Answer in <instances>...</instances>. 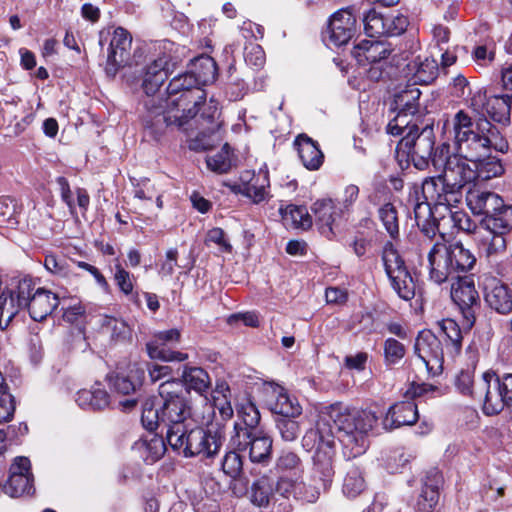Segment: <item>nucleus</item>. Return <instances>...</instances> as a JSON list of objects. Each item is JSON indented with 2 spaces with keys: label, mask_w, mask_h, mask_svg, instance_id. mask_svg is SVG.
<instances>
[{
  "label": "nucleus",
  "mask_w": 512,
  "mask_h": 512,
  "mask_svg": "<svg viewBox=\"0 0 512 512\" xmlns=\"http://www.w3.org/2000/svg\"><path fill=\"white\" fill-rule=\"evenodd\" d=\"M378 421V416L371 410L349 409L342 403L323 407L318 414L315 427L306 431L302 438L305 450H315L319 455V465L324 474L332 473L335 456V433L347 458L363 454L368 447L367 434Z\"/></svg>",
  "instance_id": "1"
},
{
  "label": "nucleus",
  "mask_w": 512,
  "mask_h": 512,
  "mask_svg": "<svg viewBox=\"0 0 512 512\" xmlns=\"http://www.w3.org/2000/svg\"><path fill=\"white\" fill-rule=\"evenodd\" d=\"M489 100L490 96L487 95L485 87L469 89L465 105L475 114V118L468 111L461 109L445 125L448 134H456L457 142L467 154L472 152L474 155L493 144L500 148L501 153H507L509 150L505 136L485 114Z\"/></svg>",
  "instance_id": "2"
},
{
  "label": "nucleus",
  "mask_w": 512,
  "mask_h": 512,
  "mask_svg": "<svg viewBox=\"0 0 512 512\" xmlns=\"http://www.w3.org/2000/svg\"><path fill=\"white\" fill-rule=\"evenodd\" d=\"M159 396L162 400L161 420L165 428V440L153 438L148 447L154 449V459L163 456L166 450V443L178 440L189 427V420L192 418V406L189 399V391L184 388L181 380L167 379L159 385Z\"/></svg>",
  "instance_id": "3"
},
{
  "label": "nucleus",
  "mask_w": 512,
  "mask_h": 512,
  "mask_svg": "<svg viewBox=\"0 0 512 512\" xmlns=\"http://www.w3.org/2000/svg\"><path fill=\"white\" fill-rule=\"evenodd\" d=\"M422 193L426 201L415 205V221L421 234L427 240L432 241L438 232L437 216L445 219L443 210H448L449 206L458 204L461 201L462 193L447 186L441 174L426 178L422 183Z\"/></svg>",
  "instance_id": "4"
},
{
  "label": "nucleus",
  "mask_w": 512,
  "mask_h": 512,
  "mask_svg": "<svg viewBox=\"0 0 512 512\" xmlns=\"http://www.w3.org/2000/svg\"><path fill=\"white\" fill-rule=\"evenodd\" d=\"M452 138L455 153L449 154V146L443 144L435 150L432 158L434 167H443L442 176L446 181V185L455 189L456 192L462 193V189L476 180V170H473L472 160H478L479 157L488 154L494 150L500 152V148L494 144L484 147V150L472 155L465 153L459 142H457L456 134H449Z\"/></svg>",
  "instance_id": "5"
},
{
  "label": "nucleus",
  "mask_w": 512,
  "mask_h": 512,
  "mask_svg": "<svg viewBox=\"0 0 512 512\" xmlns=\"http://www.w3.org/2000/svg\"><path fill=\"white\" fill-rule=\"evenodd\" d=\"M429 278L436 284H442L449 279L468 273L476 265V257L461 241L446 245L435 242L428 255Z\"/></svg>",
  "instance_id": "6"
},
{
  "label": "nucleus",
  "mask_w": 512,
  "mask_h": 512,
  "mask_svg": "<svg viewBox=\"0 0 512 512\" xmlns=\"http://www.w3.org/2000/svg\"><path fill=\"white\" fill-rule=\"evenodd\" d=\"M225 442L224 427L211 423L206 428L188 427L183 431L177 445L171 441L168 445L185 457H199L202 460L215 458Z\"/></svg>",
  "instance_id": "7"
},
{
  "label": "nucleus",
  "mask_w": 512,
  "mask_h": 512,
  "mask_svg": "<svg viewBox=\"0 0 512 512\" xmlns=\"http://www.w3.org/2000/svg\"><path fill=\"white\" fill-rule=\"evenodd\" d=\"M397 149L407 155L412 160L414 166L423 170L432 162L434 156L435 136L433 126L426 123L419 126L417 120L405 128Z\"/></svg>",
  "instance_id": "8"
},
{
  "label": "nucleus",
  "mask_w": 512,
  "mask_h": 512,
  "mask_svg": "<svg viewBox=\"0 0 512 512\" xmlns=\"http://www.w3.org/2000/svg\"><path fill=\"white\" fill-rule=\"evenodd\" d=\"M381 259L392 289L403 300L413 299L415 283L405 265V261L392 241H387L383 245Z\"/></svg>",
  "instance_id": "9"
},
{
  "label": "nucleus",
  "mask_w": 512,
  "mask_h": 512,
  "mask_svg": "<svg viewBox=\"0 0 512 512\" xmlns=\"http://www.w3.org/2000/svg\"><path fill=\"white\" fill-rule=\"evenodd\" d=\"M420 95L421 91L414 83L406 85L405 88L395 94L394 104L397 114L386 126L388 134L400 136L405 128L415 123L416 119L419 122Z\"/></svg>",
  "instance_id": "10"
},
{
  "label": "nucleus",
  "mask_w": 512,
  "mask_h": 512,
  "mask_svg": "<svg viewBox=\"0 0 512 512\" xmlns=\"http://www.w3.org/2000/svg\"><path fill=\"white\" fill-rule=\"evenodd\" d=\"M105 42L109 43L105 72L109 77H114L130 59L132 37L122 27L114 29L113 32L107 29L99 33L100 46H103Z\"/></svg>",
  "instance_id": "11"
},
{
  "label": "nucleus",
  "mask_w": 512,
  "mask_h": 512,
  "mask_svg": "<svg viewBox=\"0 0 512 512\" xmlns=\"http://www.w3.org/2000/svg\"><path fill=\"white\" fill-rule=\"evenodd\" d=\"M155 100L151 99L146 102L147 112L143 116L144 133L146 136L152 138L155 141H159L165 134L167 128L176 126L183 128L190 118L185 114V109L182 110V114L178 112L172 114L170 111L165 112L162 106H156Z\"/></svg>",
  "instance_id": "12"
},
{
  "label": "nucleus",
  "mask_w": 512,
  "mask_h": 512,
  "mask_svg": "<svg viewBox=\"0 0 512 512\" xmlns=\"http://www.w3.org/2000/svg\"><path fill=\"white\" fill-rule=\"evenodd\" d=\"M34 289L31 278L19 280L15 289H0V329L5 330L18 313L25 308V301Z\"/></svg>",
  "instance_id": "13"
},
{
  "label": "nucleus",
  "mask_w": 512,
  "mask_h": 512,
  "mask_svg": "<svg viewBox=\"0 0 512 512\" xmlns=\"http://www.w3.org/2000/svg\"><path fill=\"white\" fill-rule=\"evenodd\" d=\"M233 445L238 451H249V458L254 463H266L271 458L272 439L258 431H250L240 424L234 425Z\"/></svg>",
  "instance_id": "14"
},
{
  "label": "nucleus",
  "mask_w": 512,
  "mask_h": 512,
  "mask_svg": "<svg viewBox=\"0 0 512 512\" xmlns=\"http://www.w3.org/2000/svg\"><path fill=\"white\" fill-rule=\"evenodd\" d=\"M454 279L456 281L451 286V298L463 315V325L470 329L475 323V313L479 308V294L472 278L460 276Z\"/></svg>",
  "instance_id": "15"
},
{
  "label": "nucleus",
  "mask_w": 512,
  "mask_h": 512,
  "mask_svg": "<svg viewBox=\"0 0 512 512\" xmlns=\"http://www.w3.org/2000/svg\"><path fill=\"white\" fill-rule=\"evenodd\" d=\"M356 25V16L352 7L335 12L329 21L325 40L328 45L340 47L352 38Z\"/></svg>",
  "instance_id": "16"
},
{
  "label": "nucleus",
  "mask_w": 512,
  "mask_h": 512,
  "mask_svg": "<svg viewBox=\"0 0 512 512\" xmlns=\"http://www.w3.org/2000/svg\"><path fill=\"white\" fill-rule=\"evenodd\" d=\"M414 354L428 369H433L434 366L442 369L446 351L441 340L435 334L430 330H423L419 332L415 340Z\"/></svg>",
  "instance_id": "17"
},
{
  "label": "nucleus",
  "mask_w": 512,
  "mask_h": 512,
  "mask_svg": "<svg viewBox=\"0 0 512 512\" xmlns=\"http://www.w3.org/2000/svg\"><path fill=\"white\" fill-rule=\"evenodd\" d=\"M269 174L267 170L254 172L245 171L240 176V183L232 186V191L241 194L255 204L265 201L269 197Z\"/></svg>",
  "instance_id": "18"
},
{
  "label": "nucleus",
  "mask_w": 512,
  "mask_h": 512,
  "mask_svg": "<svg viewBox=\"0 0 512 512\" xmlns=\"http://www.w3.org/2000/svg\"><path fill=\"white\" fill-rule=\"evenodd\" d=\"M321 458L316 453L313 456V471L312 479L308 482L300 481L296 483L294 490V497L305 501L307 503H314L318 498L322 490H326L334 475V469L332 473L326 476L319 465Z\"/></svg>",
  "instance_id": "19"
},
{
  "label": "nucleus",
  "mask_w": 512,
  "mask_h": 512,
  "mask_svg": "<svg viewBox=\"0 0 512 512\" xmlns=\"http://www.w3.org/2000/svg\"><path fill=\"white\" fill-rule=\"evenodd\" d=\"M219 111L217 103L211 100L206 104L205 111L201 114L204 123L202 130L190 145L192 149L208 150L220 140L219 129L221 122L218 121Z\"/></svg>",
  "instance_id": "20"
},
{
  "label": "nucleus",
  "mask_w": 512,
  "mask_h": 512,
  "mask_svg": "<svg viewBox=\"0 0 512 512\" xmlns=\"http://www.w3.org/2000/svg\"><path fill=\"white\" fill-rule=\"evenodd\" d=\"M31 463L27 457H17L10 468L9 479L4 486L5 493L11 497H20L34 491Z\"/></svg>",
  "instance_id": "21"
},
{
  "label": "nucleus",
  "mask_w": 512,
  "mask_h": 512,
  "mask_svg": "<svg viewBox=\"0 0 512 512\" xmlns=\"http://www.w3.org/2000/svg\"><path fill=\"white\" fill-rule=\"evenodd\" d=\"M264 391L269 396L267 405L273 413L281 417H298L302 414V406L298 399L290 396L283 387L267 383Z\"/></svg>",
  "instance_id": "22"
},
{
  "label": "nucleus",
  "mask_w": 512,
  "mask_h": 512,
  "mask_svg": "<svg viewBox=\"0 0 512 512\" xmlns=\"http://www.w3.org/2000/svg\"><path fill=\"white\" fill-rule=\"evenodd\" d=\"M199 84L192 72L184 73L174 77L167 87L169 95H176L181 93L180 101L193 100V107L187 110L190 118H193L197 113V106L201 100L204 99V92L198 88Z\"/></svg>",
  "instance_id": "23"
},
{
  "label": "nucleus",
  "mask_w": 512,
  "mask_h": 512,
  "mask_svg": "<svg viewBox=\"0 0 512 512\" xmlns=\"http://www.w3.org/2000/svg\"><path fill=\"white\" fill-rule=\"evenodd\" d=\"M26 299L25 308L28 309L30 317L34 321H42L50 315L59 305V297L57 294L44 288H36L29 293Z\"/></svg>",
  "instance_id": "24"
},
{
  "label": "nucleus",
  "mask_w": 512,
  "mask_h": 512,
  "mask_svg": "<svg viewBox=\"0 0 512 512\" xmlns=\"http://www.w3.org/2000/svg\"><path fill=\"white\" fill-rule=\"evenodd\" d=\"M418 417V408L414 402H398L388 409L383 419V427L385 430H393L404 425H413Z\"/></svg>",
  "instance_id": "25"
},
{
  "label": "nucleus",
  "mask_w": 512,
  "mask_h": 512,
  "mask_svg": "<svg viewBox=\"0 0 512 512\" xmlns=\"http://www.w3.org/2000/svg\"><path fill=\"white\" fill-rule=\"evenodd\" d=\"M484 300L495 312L507 315L512 312V291L499 281L492 280L484 289Z\"/></svg>",
  "instance_id": "26"
},
{
  "label": "nucleus",
  "mask_w": 512,
  "mask_h": 512,
  "mask_svg": "<svg viewBox=\"0 0 512 512\" xmlns=\"http://www.w3.org/2000/svg\"><path fill=\"white\" fill-rule=\"evenodd\" d=\"M439 482L440 477L435 471L422 480L420 493L414 503L417 512H435L439 502Z\"/></svg>",
  "instance_id": "27"
},
{
  "label": "nucleus",
  "mask_w": 512,
  "mask_h": 512,
  "mask_svg": "<svg viewBox=\"0 0 512 512\" xmlns=\"http://www.w3.org/2000/svg\"><path fill=\"white\" fill-rule=\"evenodd\" d=\"M391 53L388 45L381 41L362 40L354 46L351 54L359 65L376 64Z\"/></svg>",
  "instance_id": "28"
},
{
  "label": "nucleus",
  "mask_w": 512,
  "mask_h": 512,
  "mask_svg": "<svg viewBox=\"0 0 512 512\" xmlns=\"http://www.w3.org/2000/svg\"><path fill=\"white\" fill-rule=\"evenodd\" d=\"M298 156L308 170H318L323 164L324 155L317 142L306 134H299L294 140Z\"/></svg>",
  "instance_id": "29"
},
{
  "label": "nucleus",
  "mask_w": 512,
  "mask_h": 512,
  "mask_svg": "<svg viewBox=\"0 0 512 512\" xmlns=\"http://www.w3.org/2000/svg\"><path fill=\"white\" fill-rule=\"evenodd\" d=\"M407 70L414 84H430L439 74V65L434 58L418 56L407 65Z\"/></svg>",
  "instance_id": "30"
},
{
  "label": "nucleus",
  "mask_w": 512,
  "mask_h": 512,
  "mask_svg": "<svg viewBox=\"0 0 512 512\" xmlns=\"http://www.w3.org/2000/svg\"><path fill=\"white\" fill-rule=\"evenodd\" d=\"M502 198L490 191H483L479 189H471L467 192L466 202L469 209L474 215L487 218L491 212L495 210V207L499 205Z\"/></svg>",
  "instance_id": "31"
},
{
  "label": "nucleus",
  "mask_w": 512,
  "mask_h": 512,
  "mask_svg": "<svg viewBox=\"0 0 512 512\" xmlns=\"http://www.w3.org/2000/svg\"><path fill=\"white\" fill-rule=\"evenodd\" d=\"M481 223L490 233L507 234L511 232L512 205L501 199L495 210L487 218H483Z\"/></svg>",
  "instance_id": "32"
},
{
  "label": "nucleus",
  "mask_w": 512,
  "mask_h": 512,
  "mask_svg": "<svg viewBox=\"0 0 512 512\" xmlns=\"http://www.w3.org/2000/svg\"><path fill=\"white\" fill-rule=\"evenodd\" d=\"M168 77V58L159 57L146 68L143 89L147 95H154Z\"/></svg>",
  "instance_id": "33"
},
{
  "label": "nucleus",
  "mask_w": 512,
  "mask_h": 512,
  "mask_svg": "<svg viewBox=\"0 0 512 512\" xmlns=\"http://www.w3.org/2000/svg\"><path fill=\"white\" fill-rule=\"evenodd\" d=\"M456 205L449 206L448 210H443L445 213V219L441 216H437L436 224L438 225V232L443 238V233L440 232V226L446 224H452L453 228L458 231H462L466 234H473L476 232L478 225L477 223L463 210H454Z\"/></svg>",
  "instance_id": "34"
},
{
  "label": "nucleus",
  "mask_w": 512,
  "mask_h": 512,
  "mask_svg": "<svg viewBox=\"0 0 512 512\" xmlns=\"http://www.w3.org/2000/svg\"><path fill=\"white\" fill-rule=\"evenodd\" d=\"M512 94L491 95L485 111L491 121L507 126L511 120Z\"/></svg>",
  "instance_id": "35"
},
{
  "label": "nucleus",
  "mask_w": 512,
  "mask_h": 512,
  "mask_svg": "<svg viewBox=\"0 0 512 512\" xmlns=\"http://www.w3.org/2000/svg\"><path fill=\"white\" fill-rule=\"evenodd\" d=\"M144 379V370L136 364L129 367L127 375L116 373L109 377L110 383L113 388L121 394L128 395L135 392L141 385Z\"/></svg>",
  "instance_id": "36"
},
{
  "label": "nucleus",
  "mask_w": 512,
  "mask_h": 512,
  "mask_svg": "<svg viewBox=\"0 0 512 512\" xmlns=\"http://www.w3.org/2000/svg\"><path fill=\"white\" fill-rule=\"evenodd\" d=\"M444 335L445 351L448 358L453 360L462 349V332L459 325L453 319H444L438 323Z\"/></svg>",
  "instance_id": "37"
},
{
  "label": "nucleus",
  "mask_w": 512,
  "mask_h": 512,
  "mask_svg": "<svg viewBox=\"0 0 512 512\" xmlns=\"http://www.w3.org/2000/svg\"><path fill=\"white\" fill-rule=\"evenodd\" d=\"M98 323L100 332L113 342H126L131 339V329L122 319L102 315Z\"/></svg>",
  "instance_id": "38"
},
{
  "label": "nucleus",
  "mask_w": 512,
  "mask_h": 512,
  "mask_svg": "<svg viewBox=\"0 0 512 512\" xmlns=\"http://www.w3.org/2000/svg\"><path fill=\"white\" fill-rule=\"evenodd\" d=\"M495 378L494 372H485L482 380L475 386L473 375L469 371H462L456 380L457 389L464 395H469L474 399L482 400L485 386H488V379Z\"/></svg>",
  "instance_id": "39"
},
{
  "label": "nucleus",
  "mask_w": 512,
  "mask_h": 512,
  "mask_svg": "<svg viewBox=\"0 0 512 512\" xmlns=\"http://www.w3.org/2000/svg\"><path fill=\"white\" fill-rule=\"evenodd\" d=\"M490 153L491 151L479 157L478 160H472L473 170H476V180L487 181L504 173V166L501 160L491 156Z\"/></svg>",
  "instance_id": "40"
},
{
  "label": "nucleus",
  "mask_w": 512,
  "mask_h": 512,
  "mask_svg": "<svg viewBox=\"0 0 512 512\" xmlns=\"http://www.w3.org/2000/svg\"><path fill=\"white\" fill-rule=\"evenodd\" d=\"M316 224L323 234L332 233L335 221V205L331 199L317 200L311 207Z\"/></svg>",
  "instance_id": "41"
},
{
  "label": "nucleus",
  "mask_w": 512,
  "mask_h": 512,
  "mask_svg": "<svg viewBox=\"0 0 512 512\" xmlns=\"http://www.w3.org/2000/svg\"><path fill=\"white\" fill-rule=\"evenodd\" d=\"M279 213L285 225L299 229H309L312 226V218L306 207L288 205L285 208L280 207Z\"/></svg>",
  "instance_id": "42"
},
{
  "label": "nucleus",
  "mask_w": 512,
  "mask_h": 512,
  "mask_svg": "<svg viewBox=\"0 0 512 512\" xmlns=\"http://www.w3.org/2000/svg\"><path fill=\"white\" fill-rule=\"evenodd\" d=\"M182 384L184 388L193 389L199 394L207 392L210 387V377L208 373L200 367H184L182 373Z\"/></svg>",
  "instance_id": "43"
},
{
  "label": "nucleus",
  "mask_w": 512,
  "mask_h": 512,
  "mask_svg": "<svg viewBox=\"0 0 512 512\" xmlns=\"http://www.w3.org/2000/svg\"><path fill=\"white\" fill-rule=\"evenodd\" d=\"M199 85H207L216 79L217 64L210 56H202L195 59L191 71Z\"/></svg>",
  "instance_id": "44"
},
{
  "label": "nucleus",
  "mask_w": 512,
  "mask_h": 512,
  "mask_svg": "<svg viewBox=\"0 0 512 512\" xmlns=\"http://www.w3.org/2000/svg\"><path fill=\"white\" fill-rule=\"evenodd\" d=\"M390 22L391 19L384 18L375 9L369 10L363 17L365 33L372 38L390 34Z\"/></svg>",
  "instance_id": "45"
},
{
  "label": "nucleus",
  "mask_w": 512,
  "mask_h": 512,
  "mask_svg": "<svg viewBox=\"0 0 512 512\" xmlns=\"http://www.w3.org/2000/svg\"><path fill=\"white\" fill-rule=\"evenodd\" d=\"M146 350L151 359H159L166 362H183L188 359V354L172 350L166 343H157L152 339L146 344Z\"/></svg>",
  "instance_id": "46"
},
{
  "label": "nucleus",
  "mask_w": 512,
  "mask_h": 512,
  "mask_svg": "<svg viewBox=\"0 0 512 512\" xmlns=\"http://www.w3.org/2000/svg\"><path fill=\"white\" fill-rule=\"evenodd\" d=\"M206 163L207 167L217 174L228 173L235 165V159L230 146L225 144L218 153L208 156Z\"/></svg>",
  "instance_id": "47"
},
{
  "label": "nucleus",
  "mask_w": 512,
  "mask_h": 512,
  "mask_svg": "<svg viewBox=\"0 0 512 512\" xmlns=\"http://www.w3.org/2000/svg\"><path fill=\"white\" fill-rule=\"evenodd\" d=\"M378 218L389 237L396 241L399 239V219L396 207L392 203H385L378 209Z\"/></svg>",
  "instance_id": "48"
},
{
  "label": "nucleus",
  "mask_w": 512,
  "mask_h": 512,
  "mask_svg": "<svg viewBox=\"0 0 512 512\" xmlns=\"http://www.w3.org/2000/svg\"><path fill=\"white\" fill-rule=\"evenodd\" d=\"M492 379H488V386H485V391L482 397L483 400V411L486 415H495L501 412L504 406H510L502 397L501 391H499V387L497 383H495V387L491 390Z\"/></svg>",
  "instance_id": "49"
},
{
  "label": "nucleus",
  "mask_w": 512,
  "mask_h": 512,
  "mask_svg": "<svg viewBox=\"0 0 512 512\" xmlns=\"http://www.w3.org/2000/svg\"><path fill=\"white\" fill-rule=\"evenodd\" d=\"M162 408L159 405L157 408L154 406L152 400H146L143 404L141 421L143 426L150 431H153L159 427H161V432L163 433L164 423L161 420Z\"/></svg>",
  "instance_id": "50"
},
{
  "label": "nucleus",
  "mask_w": 512,
  "mask_h": 512,
  "mask_svg": "<svg viewBox=\"0 0 512 512\" xmlns=\"http://www.w3.org/2000/svg\"><path fill=\"white\" fill-rule=\"evenodd\" d=\"M365 488V481L358 468H351L344 479L343 493L350 498L358 496Z\"/></svg>",
  "instance_id": "51"
},
{
  "label": "nucleus",
  "mask_w": 512,
  "mask_h": 512,
  "mask_svg": "<svg viewBox=\"0 0 512 512\" xmlns=\"http://www.w3.org/2000/svg\"><path fill=\"white\" fill-rule=\"evenodd\" d=\"M406 354V347L395 338H387L383 343V355L386 365L398 364Z\"/></svg>",
  "instance_id": "52"
},
{
  "label": "nucleus",
  "mask_w": 512,
  "mask_h": 512,
  "mask_svg": "<svg viewBox=\"0 0 512 512\" xmlns=\"http://www.w3.org/2000/svg\"><path fill=\"white\" fill-rule=\"evenodd\" d=\"M272 494V488L269 479L262 477L256 480L251 487V501L259 506H267Z\"/></svg>",
  "instance_id": "53"
},
{
  "label": "nucleus",
  "mask_w": 512,
  "mask_h": 512,
  "mask_svg": "<svg viewBox=\"0 0 512 512\" xmlns=\"http://www.w3.org/2000/svg\"><path fill=\"white\" fill-rule=\"evenodd\" d=\"M238 418L240 422L236 424H240L243 428H247L250 431H256L255 429L260 422V413L253 403L248 402L243 404L238 410Z\"/></svg>",
  "instance_id": "54"
},
{
  "label": "nucleus",
  "mask_w": 512,
  "mask_h": 512,
  "mask_svg": "<svg viewBox=\"0 0 512 512\" xmlns=\"http://www.w3.org/2000/svg\"><path fill=\"white\" fill-rule=\"evenodd\" d=\"M295 417H279L276 420V428L281 438L286 442L295 441L300 434V424L294 420Z\"/></svg>",
  "instance_id": "55"
},
{
  "label": "nucleus",
  "mask_w": 512,
  "mask_h": 512,
  "mask_svg": "<svg viewBox=\"0 0 512 512\" xmlns=\"http://www.w3.org/2000/svg\"><path fill=\"white\" fill-rule=\"evenodd\" d=\"M221 467L227 476L236 479L241 475L243 470L242 457L236 451H229L223 457Z\"/></svg>",
  "instance_id": "56"
},
{
  "label": "nucleus",
  "mask_w": 512,
  "mask_h": 512,
  "mask_svg": "<svg viewBox=\"0 0 512 512\" xmlns=\"http://www.w3.org/2000/svg\"><path fill=\"white\" fill-rule=\"evenodd\" d=\"M44 266L50 273L63 278H70L74 275V272L70 271L67 261L54 254H50L45 257Z\"/></svg>",
  "instance_id": "57"
},
{
  "label": "nucleus",
  "mask_w": 512,
  "mask_h": 512,
  "mask_svg": "<svg viewBox=\"0 0 512 512\" xmlns=\"http://www.w3.org/2000/svg\"><path fill=\"white\" fill-rule=\"evenodd\" d=\"M301 467V459L292 451H282L276 462V469L279 472L299 471Z\"/></svg>",
  "instance_id": "58"
},
{
  "label": "nucleus",
  "mask_w": 512,
  "mask_h": 512,
  "mask_svg": "<svg viewBox=\"0 0 512 512\" xmlns=\"http://www.w3.org/2000/svg\"><path fill=\"white\" fill-rule=\"evenodd\" d=\"M244 59L247 65L260 69L266 61L265 52L259 44L250 43L245 47Z\"/></svg>",
  "instance_id": "59"
},
{
  "label": "nucleus",
  "mask_w": 512,
  "mask_h": 512,
  "mask_svg": "<svg viewBox=\"0 0 512 512\" xmlns=\"http://www.w3.org/2000/svg\"><path fill=\"white\" fill-rule=\"evenodd\" d=\"M491 237L484 241V251L487 257L503 253L506 250V240L500 233H491Z\"/></svg>",
  "instance_id": "60"
},
{
  "label": "nucleus",
  "mask_w": 512,
  "mask_h": 512,
  "mask_svg": "<svg viewBox=\"0 0 512 512\" xmlns=\"http://www.w3.org/2000/svg\"><path fill=\"white\" fill-rule=\"evenodd\" d=\"M114 280L119 289L126 295L131 294L133 291V282L131 274L125 270L121 264L115 265Z\"/></svg>",
  "instance_id": "61"
},
{
  "label": "nucleus",
  "mask_w": 512,
  "mask_h": 512,
  "mask_svg": "<svg viewBox=\"0 0 512 512\" xmlns=\"http://www.w3.org/2000/svg\"><path fill=\"white\" fill-rule=\"evenodd\" d=\"M205 242L207 245L215 244L218 249L222 252H231L232 246L229 241L225 238V232L221 228H212L206 235Z\"/></svg>",
  "instance_id": "62"
},
{
  "label": "nucleus",
  "mask_w": 512,
  "mask_h": 512,
  "mask_svg": "<svg viewBox=\"0 0 512 512\" xmlns=\"http://www.w3.org/2000/svg\"><path fill=\"white\" fill-rule=\"evenodd\" d=\"M15 412V400L9 393L0 394V424L12 420Z\"/></svg>",
  "instance_id": "63"
},
{
  "label": "nucleus",
  "mask_w": 512,
  "mask_h": 512,
  "mask_svg": "<svg viewBox=\"0 0 512 512\" xmlns=\"http://www.w3.org/2000/svg\"><path fill=\"white\" fill-rule=\"evenodd\" d=\"M178 251L176 248H170L166 252V259L161 264L159 274L162 277L171 276L174 273V269L177 266Z\"/></svg>",
  "instance_id": "64"
}]
</instances>
